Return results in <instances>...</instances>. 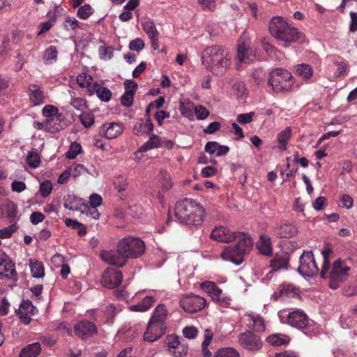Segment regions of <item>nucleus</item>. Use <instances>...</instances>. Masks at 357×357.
Masks as SVG:
<instances>
[{
  "label": "nucleus",
  "instance_id": "1",
  "mask_svg": "<svg viewBox=\"0 0 357 357\" xmlns=\"http://www.w3.org/2000/svg\"><path fill=\"white\" fill-rule=\"evenodd\" d=\"M331 253L330 250H326L322 252L323 264L320 271L321 278H329V287L333 289H336L340 284L344 282L349 276L350 268L347 265L346 261L340 259L333 262V268H331V263L328 259V255Z\"/></svg>",
  "mask_w": 357,
  "mask_h": 357
},
{
  "label": "nucleus",
  "instance_id": "2",
  "mask_svg": "<svg viewBox=\"0 0 357 357\" xmlns=\"http://www.w3.org/2000/svg\"><path fill=\"white\" fill-rule=\"evenodd\" d=\"M175 216L181 222L190 225H200L204 221V209L202 206L192 199H184L177 202Z\"/></svg>",
  "mask_w": 357,
  "mask_h": 357
},
{
  "label": "nucleus",
  "instance_id": "3",
  "mask_svg": "<svg viewBox=\"0 0 357 357\" xmlns=\"http://www.w3.org/2000/svg\"><path fill=\"white\" fill-rule=\"evenodd\" d=\"M269 31L273 37L277 40L287 43L297 42L303 36V33L287 22L281 17H274L269 22Z\"/></svg>",
  "mask_w": 357,
  "mask_h": 357
},
{
  "label": "nucleus",
  "instance_id": "4",
  "mask_svg": "<svg viewBox=\"0 0 357 357\" xmlns=\"http://www.w3.org/2000/svg\"><path fill=\"white\" fill-rule=\"evenodd\" d=\"M202 63L206 65L211 71L216 68L218 70L227 69L231 64V61L225 54L222 47L213 45L206 47L202 54Z\"/></svg>",
  "mask_w": 357,
  "mask_h": 357
},
{
  "label": "nucleus",
  "instance_id": "5",
  "mask_svg": "<svg viewBox=\"0 0 357 357\" xmlns=\"http://www.w3.org/2000/svg\"><path fill=\"white\" fill-rule=\"evenodd\" d=\"M268 86L275 93H286L291 90L294 78L287 70L278 68L269 73Z\"/></svg>",
  "mask_w": 357,
  "mask_h": 357
},
{
  "label": "nucleus",
  "instance_id": "6",
  "mask_svg": "<svg viewBox=\"0 0 357 357\" xmlns=\"http://www.w3.org/2000/svg\"><path fill=\"white\" fill-rule=\"evenodd\" d=\"M144 242L138 237L127 236L121 239L117 244L119 254L127 259L139 258L145 252Z\"/></svg>",
  "mask_w": 357,
  "mask_h": 357
},
{
  "label": "nucleus",
  "instance_id": "7",
  "mask_svg": "<svg viewBox=\"0 0 357 357\" xmlns=\"http://www.w3.org/2000/svg\"><path fill=\"white\" fill-rule=\"evenodd\" d=\"M287 322L291 326L303 331L307 335L314 333V321L301 310H296L288 314Z\"/></svg>",
  "mask_w": 357,
  "mask_h": 357
},
{
  "label": "nucleus",
  "instance_id": "8",
  "mask_svg": "<svg viewBox=\"0 0 357 357\" xmlns=\"http://www.w3.org/2000/svg\"><path fill=\"white\" fill-rule=\"evenodd\" d=\"M298 272L304 277H314L319 273V268L312 251H304L300 257Z\"/></svg>",
  "mask_w": 357,
  "mask_h": 357
},
{
  "label": "nucleus",
  "instance_id": "9",
  "mask_svg": "<svg viewBox=\"0 0 357 357\" xmlns=\"http://www.w3.org/2000/svg\"><path fill=\"white\" fill-rule=\"evenodd\" d=\"M169 352L173 357H185L188 352V344L175 334L168 335L165 340Z\"/></svg>",
  "mask_w": 357,
  "mask_h": 357
},
{
  "label": "nucleus",
  "instance_id": "10",
  "mask_svg": "<svg viewBox=\"0 0 357 357\" xmlns=\"http://www.w3.org/2000/svg\"><path fill=\"white\" fill-rule=\"evenodd\" d=\"M238 340L243 349L250 351H258L263 347L261 338L251 331L241 333L238 336Z\"/></svg>",
  "mask_w": 357,
  "mask_h": 357
},
{
  "label": "nucleus",
  "instance_id": "11",
  "mask_svg": "<svg viewBox=\"0 0 357 357\" xmlns=\"http://www.w3.org/2000/svg\"><path fill=\"white\" fill-rule=\"evenodd\" d=\"M179 303L185 312L192 314L202 310L205 307L206 301L202 296L190 294L183 296Z\"/></svg>",
  "mask_w": 357,
  "mask_h": 357
},
{
  "label": "nucleus",
  "instance_id": "12",
  "mask_svg": "<svg viewBox=\"0 0 357 357\" xmlns=\"http://www.w3.org/2000/svg\"><path fill=\"white\" fill-rule=\"evenodd\" d=\"M166 330V323L154 321L149 319L146 331L144 335V340L146 342H153L160 338L165 333Z\"/></svg>",
  "mask_w": 357,
  "mask_h": 357
},
{
  "label": "nucleus",
  "instance_id": "13",
  "mask_svg": "<svg viewBox=\"0 0 357 357\" xmlns=\"http://www.w3.org/2000/svg\"><path fill=\"white\" fill-rule=\"evenodd\" d=\"M123 280V275L121 271L114 268H107L102 276V284L108 289H114L119 287Z\"/></svg>",
  "mask_w": 357,
  "mask_h": 357
},
{
  "label": "nucleus",
  "instance_id": "14",
  "mask_svg": "<svg viewBox=\"0 0 357 357\" xmlns=\"http://www.w3.org/2000/svg\"><path fill=\"white\" fill-rule=\"evenodd\" d=\"M123 130L124 126L121 123H105L99 128V136L108 139H115L123 132Z\"/></svg>",
  "mask_w": 357,
  "mask_h": 357
},
{
  "label": "nucleus",
  "instance_id": "15",
  "mask_svg": "<svg viewBox=\"0 0 357 357\" xmlns=\"http://www.w3.org/2000/svg\"><path fill=\"white\" fill-rule=\"evenodd\" d=\"M97 331L96 326L86 319L79 321L74 326L75 334L82 340L92 337Z\"/></svg>",
  "mask_w": 357,
  "mask_h": 357
},
{
  "label": "nucleus",
  "instance_id": "16",
  "mask_svg": "<svg viewBox=\"0 0 357 357\" xmlns=\"http://www.w3.org/2000/svg\"><path fill=\"white\" fill-rule=\"evenodd\" d=\"M15 266L8 255L3 253L0 255V275L1 278H13L17 280Z\"/></svg>",
  "mask_w": 357,
  "mask_h": 357
},
{
  "label": "nucleus",
  "instance_id": "17",
  "mask_svg": "<svg viewBox=\"0 0 357 357\" xmlns=\"http://www.w3.org/2000/svg\"><path fill=\"white\" fill-rule=\"evenodd\" d=\"M236 56L240 63H250L255 60V56L252 54L249 41L238 40Z\"/></svg>",
  "mask_w": 357,
  "mask_h": 357
},
{
  "label": "nucleus",
  "instance_id": "18",
  "mask_svg": "<svg viewBox=\"0 0 357 357\" xmlns=\"http://www.w3.org/2000/svg\"><path fill=\"white\" fill-rule=\"evenodd\" d=\"M220 255L224 260L230 261L236 265L242 264L245 257L236 245L225 247Z\"/></svg>",
  "mask_w": 357,
  "mask_h": 357
},
{
  "label": "nucleus",
  "instance_id": "19",
  "mask_svg": "<svg viewBox=\"0 0 357 357\" xmlns=\"http://www.w3.org/2000/svg\"><path fill=\"white\" fill-rule=\"evenodd\" d=\"M100 257L107 264L119 268L124 266L127 262L124 256L121 255L118 250L116 252L103 250L100 252Z\"/></svg>",
  "mask_w": 357,
  "mask_h": 357
},
{
  "label": "nucleus",
  "instance_id": "20",
  "mask_svg": "<svg viewBox=\"0 0 357 357\" xmlns=\"http://www.w3.org/2000/svg\"><path fill=\"white\" fill-rule=\"evenodd\" d=\"M236 233L227 227L221 226L213 229L211 238L219 242L229 243L234 241Z\"/></svg>",
  "mask_w": 357,
  "mask_h": 357
},
{
  "label": "nucleus",
  "instance_id": "21",
  "mask_svg": "<svg viewBox=\"0 0 357 357\" xmlns=\"http://www.w3.org/2000/svg\"><path fill=\"white\" fill-rule=\"evenodd\" d=\"M289 264V255L286 252H280L275 254L273 259L270 260V267L273 271H278L283 269H288Z\"/></svg>",
  "mask_w": 357,
  "mask_h": 357
},
{
  "label": "nucleus",
  "instance_id": "22",
  "mask_svg": "<svg viewBox=\"0 0 357 357\" xmlns=\"http://www.w3.org/2000/svg\"><path fill=\"white\" fill-rule=\"evenodd\" d=\"M235 235L234 240L237 241L236 246L244 256L249 254L253 245L250 236L243 232H236Z\"/></svg>",
  "mask_w": 357,
  "mask_h": 357
},
{
  "label": "nucleus",
  "instance_id": "23",
  "mask_svg": "<svg viewBox=\"0 0 357 357\" xmlns=\"http://www.w3.org/2000/svg\"><path fill=\"white\" fill-rule=\"evenodd\" d=\"M259 252L262 255L271 257L273 255V245L271 237L265 234H260L256 243Z\"/></svg>",
  "mask_w": 357,
  "mask_h": 357
},
{
  "label": "nucleus",
  "instance_id": "24",
  "mask_svg": "<svg viewBox=\"0 0 357 357\" xmlns=\"http://www.w3.org/2000/svg\"><path fill=\"white\" fill-rule=\"evenodd\" d=\"M273 232L278 238H291L298 233V228L293 223L286 222L275 227Z\"/></svg>",
  "mask_w": 357,
  "mask_h": 357
},
{
  "label": "nucleus",
  "instance_id": "25",
  "mask_svg": "<svg viewBox=\"0 0 357 357\" xmlns=\"http://www.w3.org/2000/svg\"><path fill=\"white\" fill-rule=\"evenodd\" d=\"M28 93L30 102L34 105H41L45 102V96L44 92L37 84H30L28 86Z\"/></svg>",
  "mask_w": 357,
  "mask_h": 357
},
{
  "label": "nucleus",
  "instance_id": "26",
  "mask_svg": "<svg viewBox=\"0 0 357 357\" xmlns=\"http://www.w3.org/2000/svg\"><path fill=\"white\" fill-rule=\"evenodd\" d=\"M64 116L59 113L52 119H47L46 132L56 133L64 128Z\"/></svg>",
  "mask_w": 357,
  "mask_h": 357
},
{
  "label": "nucleus",
  "instance_id": "27",
  "mask_svg": "<svg viewBox=\"0 0 357 357\" xmlns=\"http://www.w3.org/2000/svg\"><path fill=\"white\" fill-rule=\"evenodd\" d=\"M153 130V124L150 118H147L145 122L142 121L137 122L133 128V133L138 136L144 134L151 135Z\"/></svg>",
  "mask_w": 357,
  "mask_h": 357
},
{
  "label": "nucleus",
  "instance_id": "28",
  "mask_svg": "<svg viewBox=\"0 0 357 357\" xmlns=\"http://www.w3.org/2000/svg\"><path fill=\"white\" fill-rule=\"evenodd\" d=\"M245 316L249 317V328L256 332H264L265 331V324L263 318L259 314L247 313Z\"/></svg>",
  "mask_w": 357,
  "mask_h": 357
},
{
  "label": "nucleus",
  "instance_id": "29",
  "mask_svg": "<svg viewBox=\"0 0 357 357\" xmlns=\"http://www.w3.org/2000/svg\"><path fill=\"white\" fill-rule=\"evenodd\" d=\"M41 351V347L39 342H34L24 347L19 357H37Z\"/></svg>",
  "mask_w": 357,
  "mask_h": 357
},
{
  "label": "nucleus",
  "instance_id": "30",
  "mask_svg": "<svg viewBox=\"0 0 357 357\" xmlns=\"http://www.w3.org/2000/svg\"><path fill=\"white\" fill-rule=\"evenodd\" d=\"M149 135V139L140 147L139 152H146L152 149L162 146V142L159 136L153 133Z\"/></svg>",
  "mask_w": 357,
  "mask_h": 357
},
{
  "label": "nucleus",
  "instance_id": "31",
  "mask_svg": "<svg viewBox=\"0 0 357 357\" xmlns=\"http://www.w3.org/2000/svg\"><path fill=\"white\" fill-rule=\"evenodd\" d=\"M292 135L291 127H287L284 130H282L278 134L277 139L278 142V148L281 151L287 149V145Z\"/></svg>",
  "mask_w": 357,
  "mask_h": 357
},
{
  "label": "nucleus",
  "instance_id": "32",
  "mask_svg": "<svg viewBox=\"0 0 357 357\" xmlns=\"http://www.w3.org/2000/svg\"><path fill=\"white\" fill-rule=\"evenodd\" d=\"M167 316L168 311L166 306L164 304H160L154 310L150 320L166 323Z\"/></svg>",
  "mask_w": 357,
  "mask_h": 357
},
{
  "label": "nucleus",
  "instance_id": "33",
  "mask_svg": "<svg viewBox=\"0 0 357 357\" xmlns=\"http://www.w3.org/2000/svg\"><path fill=\"white\" fill-rule=\"evenodd\" d=\"M296 75L304 80H309L313 75V69L311 66L306 63H301L295 66Z\"/></svg>",
  "mask_w": 357,
  "mask_h": 357
},
{
  "label": "nucleus",
  "instance_id": "34",
  "mask_svg": "<svg viewBox=\"0 0 357 357\" xmlns=\"http://www.w3.org/2000/svg\"><path fill=\"white\" fill-rule=\"evenodd\" d=\"M155 302L153 296H147L138 304L130 306V310L135 312H145Z\"/></svg>",
  "mask_w": 357,
  "mask_h": 357
},
{
  "label": "nucleus",
  "instance_id": "35",
  "mask_svg": "<svg viewBox=\"0 0 357 357\" xmlns=\"http://www.w3.org/2000/svg\"><path fill=\"white\" fill-rule=\"evenodd\" d=\"M266 341L273 346H282L289 343V338L287 335L272 334L266 337Z\"/></svg>",
  "mask_w": 357,
  "mask_h": 357
},
{
  "label": "nucleus",
  "instance_id": "36",
  "mask_svg": "<svg viewBox=\"0 0 357 357\" xmlns=\"http://www.w3.org/2000/svg\"><path fill=\"white\" fill-rule=\"evenodd\" d=\"M30 268L31 275L33 278H40L45 275V268L43 264L38 261H33L30 260Z\"/></svg>",
  "mask_w": 357,
  "mask_h": 357
},
{
  "label": "nucleus",
  "instance_id": "37",
  "mask_svg": "<svg viewBox=\"0 0 357 357\" xmlns=\"http://www.w3.org/2000/svg\"><path fill=\"white\" fill-rule=\"evenodd\" d=\"M213 357H240V354L233 347H222L218 349Z\"/></svg>",
  "mask_w": 357,
  "mask_h": 357
},
{
  "label": "nucleus",
  "instance_id": "38",
  "mask_svg": "<svg viewBox=\"0 0 357 357\" xmlns=\"http://www.w3.org/2000/svg\"><path fill=\"white\" fill-rule=\"evenodd\" d=\"M299 289L291 284H283L280 286V296H285L287 297H294L298 295Z\"/></svg>",
  "mask_w": 357,
  "mask_h": 357
},
{
  "label": "nucleus",
  "instance_id": "39",
  "mask_svg": "<svg viewBox=\"0 0 357 357\" xmlns=\"http://www.w3.org/2000/svg\"><path fill=\"white\" fill-rule=\"evenodd\" d=\"M143 30L146 32V33L150 38H153L155 36H159V33L156 29L155 23L150 20H148L143 22L142 24Z\"/></svg>",
  "mask_w": 357,
  "mask_h": 357
},
{
  "label": "nucleus",
  "instance_id": "40",
  "mask_svg": "<svg viewBox=\"0 0 357 357\" xmlns=\"http://www.w3.org/2000/svg\"><path fill=\"white\" fill-rule=\"evenodd\" d=\"M58 51L54 46H50L45 50L43 55V60L45 63H52L57 59Z\"/></svg>",
  "mask_w": 357,
  "mask_h": 357
},
{
  "label": "nucleus",
  "instance_id": "41",
  "mask_svg": "<svg viewBox=\"0 0 357 357\" xmlns=\"http://www.w3.org/2000/svg\"><path fill=\"white\" fill-rule=\"evenodd\" d=\"M26 160L28 165L31 168H36L40 164V156L36 151H29Z\"/></svg>",
  "mask_w": 357,
  "mask_h": 357
},
{
  "label": "nucleus",
  "instance_id": "42",
  "mask_svg": "<svg viewBox=\"0 0 357 357\" xmlns=\"http://www.w3.org/2000/svg\"><path fill=\"white\" fill-rule=\"evenodd\" d=\"M36 310V307L33 305L31 301L29 300H23L17 311L22 312L24 314H29V315H34Z\"/></svg>",
  "mask_w": 357,
  "mask_h": 357
},
{
  "label": "nucleus",
  "instance_id": "43",
  "mask_svg": "<svg viewBox=\"0 0 357 357\" xmlns=\"http://www.w3.org/2000/svg\"><path fill=\"white\" fill-rule=\"evenodd\" d=\"M93 77L86 73H81L77 77V83L80 87L85 88L89 86L93 82Z\"/></svg>",
  "mask_w": 357,
  "mask_h": 357
},
{
  "label": "nucleus",
  "instance_id": "44",
  "mask_svg": "<svg viewBox=\"0 0 357 357\" xmlns=\"http://www.w3.org/2000/svg\"><path fill=\"white\" fill-rule=\"evenodd\" d=\"M93 13V8L89 4H84L79 8L77 15L82 20L87 19Z\"/></svg>",
  "mask_w": 357,
  "mask_h": 357
},
{
  "label": "nucleus",
  "instance_id": "45",
  "mask_svg": "<svg viewBox=\"0 0 357 357\" xmlns=\"http://www.w3.org/2000/svg\"><path fill=\"white\" fill-rule=\"evenodd\" d=\"M68 169L74 178L89 173L88 169L84 165L79 164L71 165Z\"/></svg>",
  "mask_w": 357,
  "mask_h": 357
},
{
  "label": "nucleus",
  "instance_id": "46",
  "mask_svg": "<svg viewBox=\"0 0 357 357\" xmlns=\"http://www.w3.org/2000/svg\"><path fill=\"white\" fill-rule=\"evenodd\" d=\"M42 112L43 115L47 119H52L59 114L58 108L52 105H45L43 108Z\"/></svg>",
  "mask_w": 357,
  "mask_h": 357
},
{
  "label": "nucleus",
  "instance_id": "47",
  "mask_svg": "<svg viewBox=\"0 0 357 357\" xmlns=\"http://www.w3.org/2000/svg\"><path fill=\"white\" fill-rule=\"evenodd\" d=\"M114 48L111 46H100L98 48V53L100 58L102 59H110L113 56Z\"/></svg>",
  "mask_w": 357,
  "mask_h": 357
},
{
  "label": "nucleus",
  "instance_id": "48",
  "mask_svg": "<svg viewBox=\"0 0 357 357\" xmlns=\"http://www.w3.org/2000/svg\"><path fill=\"white\" fill-rule=\"evenodd\" d=\"M97 96L104 102H108L112 98V92L111 91L106 88L102 87L100 86V87L97 90Z\"/></svg>",
  "mask_w": 357,
  "mask_h": 357
},
{
  "label": "nucleus",
  "instance_id": "49",
  "mask_svg": "<svg viewBox=\"0 0 357 357\" xmlns=\"http://www.w3.org/2000/svg\"><path fill=\"white\" fill-rule=\"evenodd\" d=\"M52 189V184L48 180H45L40 184V192L43 197H47L51 193Z\"/></svg>",
  "mask_w": 357,
  "mask_h": 357
},
{
  "label": "nucleus",
  "instance_id": "50",
  "mask_svg": "<svg viewBox=\"0 0 357 357\" xmlns=\"http://www.w3.org/2000/svg\"><path fill=\"white\" fill-rule=\"evenodd\" d=\"M130 89L129 87H128ZM133 91L130 89H128L127 92H124L123 95L121 96V102L122 105L125 107H130L132 105L133 102Z\"/></svg>",
  "mask_w": 357,
  "mask_h": 357
},
{
  "label": "nucleus",
  "instance_id": "51",
  "mask_svg": "<svg viewBox=\"0 0 357 357\" xmlns=\"http://www.w3.org/2000/svg\"><path fill=\"white\" fill-rule=\"evenodd\" d=\"M82 147L77 143H73L71 144L69 151L66 153V158L68 159H74L81 152Z\"/></svg>",
  "mask_w": 357,
  "mask_h": 357
},
{
  "label": "nucleus",
  "instance_id": "52",
  "mask_svg": "<svg viewBox=\"0 0 357 357\" xmlns=\"http://www.w3.org/2000/svg\"><path fill=\"white\" fill-rule=\"evenodd\" d=\"M79 119L82 125L86 128H90L94 123V116L89 113L80 114Z\"/></svg>",
  "mask_w": 357,
  "mask_h": 357
},
{
  "label": "nucleus",
  "instance_id": "53",
  "mask_svg": "<svg viewBox=\"0 0 357 357\" xmlns=\"http://www.w3.org/2000/svg\"><path fill=\"white\" fill-rule=\"evenodd\" d=\"M210 296L213 301L221 303H227V298L223 296L222 290L218 286H216L214 291L211 293Z\"/></svg>",
  "mask_w": 357,
  "mask_h": 357
},
{
  "label": "nucleus",
  "instance_id": "54",
  "mask_svg": "<svg viewBox=\"0 0 357 357\" xmlns=\"http://www.w3.org/2000/svg\"><path fill=\"white\" fill-rule=\"evenodd\" d=\"M79 22L73 17H67L66 20L64 21L63 26L66 30H75L78 26Z\"/></svg>",
  "mask_w": 357,
  "mask_h": 357
},
{
  "label": "nucleus",
  "instance_id": "55",
  "mask_svg": "<svg viewBox=\"0 0 357 357\" xmlns=\"http://www.w3.org/2000/svg\"><path fill=\"white\" fill-rule=\"evenodd\" d=\"M255 114L254 112L240 114L237 116L236 120L241 124L250 123L252 121Z\"/></svg>",
  "mask_w": 357,
  "mask_h": 357
},
{
  "label": "nucleus",
  "instance_id": "56",
  "mask_svg": "<svg viewBox=\"0 0 357 357\" xmlns=\"http://www.w3.org/2000/svg\"><path fill=\"white\" fill-rule=\"evenodd\" d=\"M145 44L141 38H135L130 42L129 49L132 51L139 52L144 49Z\"/></svg>",
  "mask_w": 357,
  "mask_h": 357
},
{
  "label": "nucleus",
  "instance_id": "57",
  "mask_svg": "<svg viewBox=\"0 0 357 357\" xmlns=\"http://www.w3.org/2000/svg\"><path fill=\"white\" fill-rule=\"evenodd\" d=\"M195 113L198 120H204L209 115L208 110L202 105H199L195 107Z\"/></svg>",
  "mask_w": 357,
  "mask_h": 357
},
{
  "label": "nucleus",
  "instance_id": "58",
  "mask_svg": "<svg viewBox=\"0 0 357 357\" xmlns=\"http://www.w3.org/2000/svg\"><path fill=\"white\" fill-rule=\"evenodd\" d=\"M183 334L187 338L193 339L197 336L198 331L195 326H186L183 329Z\"/></svg>",
  "mask_w": 357,
  "mask_h": 357
},
{
  "label": "nucleus",
  "instance_id": "59",
  "mask_svg": "<svg viewBox=\"0 0 357 357\" xmlns=\"http://www.w3.org/2000/svg\"><path fill=\"white\" fill-rule=\"evenodd\" d=\"M70 105L77 110H83L86 107V101L82 98H72Z\"/></svg>",
  "mask_w": 357,
  "mask_h": 357
},
{
  "label": "nucleus",
  "instance_id": "60",
  "mask_svg": "<svg viewBox=\"0 0 357 357\" xmlns=\"http://www.w3.org/2000/svg\"><path fill=\"white\" fill-rule=\"evenodd\" d=\"M17 230L15 225H12L8 227L0 229V238H10L12 234Z\"/></svg>",
  "mask_w": 357,
  "mask_h": 357
},
{
  "label": "nucleus",
  "instance_id": "61",
  "mask_svg": "<svg viewBox=\"0 0 357 357\" xmlns=\"http://www.w3.org/2000/svg\"><path fill=\"white\" fill-rule=\"evenodd\" d=\"M102 199L98 194L93 193L89 197L90 207L97 208L102 204Z\"/></svg>",
  "mask_w": 357,
  "mask_h": 357
},
{
  "label": "nucleus",
  "instance_id": "62",
  "mask_svg": "<svg viewBox=\"0 0 357 357\" xmlns=\"http://www.w3.org/2000/svg\"><path fill=\"white\" fill-rule=\"evenodd\" d=\"M252 77L255 84H259L265 77V73L261 69H257L252 73Z\"/></svg>",
  "mask_w": 357,
  "mask_h": 357
},
{
  "label": "nucleus",
  "instance_id": "63",
  "mask_svg": "<svg viewBox=\"0 0 357 357\" xmlns=\"http://www.w3.org/2000/svg\"><path fill=\"white\" fill-rule=\"evenodd\" d=\"M45 218V215L40 212H33L30 215V221L33 225H37L43 222Z\"/></svg>",
  "mask_w": 357,
  "mask_h": 357
},
{
  "label": "nucleus",
  "instance_id": "64",
  "mask_svg": "<svg viewBox=\"0 0 357 357\" xmlns=\"http://www.w3.org/2000/svg\"><path fill=\"white\" fill-rule=\"evenodd\" d=\"M169 113L164 110L157 111L154 114V117L159 126H162L163 120L166 118H169Z\"/></svg>",
  "mask_w": 357,
  "mask_h": 357
}]
</instances>
